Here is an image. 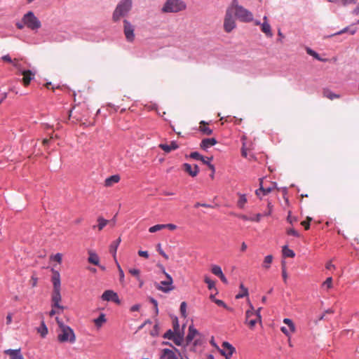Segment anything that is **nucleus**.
Wrapping results in <instances>:
<instances>
[{
	"instance_id": "nucleus-1",
	"label": "nucleus",
	"mask_w": 359,
	"mask_h": 359,
	"mask_svg": "<svg viewBox=\"0 0 359 359\" xmlns=\"http://www.w3.org/2000/svg\"><path fill=\"white\" fill-rule=\"evenodd\" d=\"M229 6L239 21L242 22H251L253 21L252 13L239 5L238 0H233Z\"/></svg>"
},
{
	"instance_id": "nucleus-2",
	"label": "nucleus",
	"mask_w": 359,
	"mask_h": 359,
	"mask_svg": "<svg viewBox=\"0 0 359 359\" xmlns=\"http://www.w3.org/2000/svg\"><path fill=\"white\" fill-rule=\"evenodd\" d=\"M57 323L60 327V332L57 334V339L60 342H69L73 344L76 341V336L74 330L69 326L65 325L57 317Z\"/></svg>"
},
{
	"instance_id": "nucleus-3",
	"label": "nucleus",
	"mask_w": 359,
	"mask_h": 359,
	"mask_svg": "<svg viewBox=\"0 0 359 359\" xmlns=\"http://www.w3.org/2000/svg\"><path fill=\"white\" fill-rule=\"evenodd\" d=\"M132 0H121L116 6L112 19L114 22L118 21L122 17H124L131 10Z\"/></svg>"
},
{
	"instance_id": "nucleus-4",
	"label": "nucleus",
	"mask_w": 359,
	"mask_h": 359,
	"mask_svg": "<svg viewBox=\"0 0 359 359\" xmlns=\"http://www.w3.org/2000/svg\"><path fill=\"white\" fill-rule=\"evenodd\" d=\"M186 8V4L181 0H167L162 8L163 13H177Z\"/></svg>"
},
{
	"instance_id": "nucleus-5",
	"label": "nucleus",
	"mask_w": 359,
	"mask_h": 359,
	"mask_svg": "<svg viewBox=\"0 0 359 359\" xmlns=\"http://www.w3.org/2000/svg\"><path fill=\"white\" fill-rule=\"evenodd\" d=\"M22 21L26 27L32 30L38 29L41 27L40 20L32 11H28L22 17Z\"/></svg>"
},
{
	"instance_id": "nucleus-6",
	"label": "nucleus",
	"mask_w": 359,
	"mask_h": 359,
	"mask_svg": "<svg viewBox=\"0 0 359 359\" xmlns=\"http://www.w3.org/2000/svg\"><path fill=\"white\" fill-rule=\"evenodd\" d=\"M223 27L226 33H230L236 27V18L229 6L227 7L225 12Z\"/></svg>"
},
{
	"instance_id": "nucleus-7",
	"label": "nucleus",
	"mask_w": 359,
	"mask_h": 359,
	"mask_svg": "<svg viewBox=\"0 0 359 359\" xmlns=\"http://www.w3.org/2000/svg\"><path fill=\"white\" fill-rule=\"evenodd\" d=\"M165 280H162L159 283L155 282L154 287L163 292L168 293L175 289L173 285V279L170 275L165 273Z\"/></svg>"
},
{
	"instance_id": "nucleus-8",
	"label": "nucleus",
	"mask_w": 359,
	"mask_h": 359,
	"mask_svg": "<svg viewBox=\"0 0 359 359\" xmlns=\"http://www.w3.org/2000/svg\"><path fill=\"white\" fill-rule=\"evenodd\" d=\"M134 26L127 20H123V32L126 40L133 42L135 40Z\"/></svg>"
},
{
	"instance_id": "nucleus-9",
	"label": "nucleus",
	"mask_w": 359,
	"mask_h": 359,
	"mask_svg": "<svg viewBox=\"0 0 359 359\" xmlns=\"http://www.w3.org/2000/svg\"><path fill=\"white\" fill-rule=\"evenodd\" d=\"M255 25H259L260 28H261V31L264 34H265V35L267 37H272L273 36V33H272V31H271V27L270 24L269 23V20H268L267 16H266V15L264 16V18H263V22L262 23H261L258 20H256L255 22Z\"/></svg>"
},
{
	"instance_id": "nucleus-10",
	"label": "nucleus",
	"mask_w": 359,
	"mask_h": 359,
	"mask_svg": "<svg viewBox=\"0 0 359 359\" xmlns=\"http://www.w3.org/2000/svg\"><path fill=\"white\" fill-rule=\"evenodd\" d=\"M172 347V349L163 348L161 351V359H178L176 353L181 356L180 352L176 348Z\"/></svg>"
},
{
	"instance_id": "nucleus-11",
	"label": "nucleus",
	"mask_w": 359,
	"mask_h": 359,
	"mask_svg": "<svg viewBox=\"0 0 359 359\" xmlns=\"http://www.w3.org/2000/svg\"><path fill=\"white\" fill-rule=\"evenodd\" d=\"M222 348L219 349L222 355L224 356L226 359H230L233 353L235 352V348L229 342L224 341L222 343Z\"/></svg>"
},
{
	"instance_id": "nucleus-12",
	"label": "nucleus",
	"mask_w": 359,
	"mask_h": 359,
	"mask_svg": "<svg viewBox=\"0 0 359 359\" xmlns=\"http://www.w3.org/2000/svg\"><path fill=\"white\" fill-rule=\"evenodd\" d=\"M248 304H249L250 309L245 313L246 321H248V319L250 318H251L252 316H255V317H257V318L259 320V322L261 323L262 322V316L260 314V311L262 310V307H259L256 311H255V309H254V306H252V304L250 302H249Z\"/></svg>"
},
{
	"instance_id": "nucleus-13",
	"label": "nucleus",
	"mask_w": 359,
	"mask_h": 359,
	"mask_svg": "<svg viewBox=\"0 0 359 359\" xmlns=\"http://www.w3.org/2000/svg\"><path fill=\"white\" fill-rule=\"evenodd\" d=\"M61 301L60 289H53L52 294V306L56 307L60 309H63L64 307L60 304Z\"/></svg>"
},
{
	"instance_id": "nucleus-14",
	"label": "nucleus",
	"mask_w": 359,
	"mask_h": 359,
	"mask_svg": "<svg viewBox=\"0 0 359 359\" xmlns=\"http://www.w3.org/2000/svg\"><path fill=\"white\" fill-rule=\"evenodd\" d=\"M102 299L104 301H112L116 303H119V299L116 292L112 290H106L102 295Z\"/></svg>"
},
{
	"instance_id": "nucleus-15",
	"label": "nucleus",
	"mask_w": 359,
	"mask_h": 359,
	"mask_svg": "<svg viewBox=\"0 0 359 359\" xmlns=\"http://www.w3.org/2000/svg\"><path fill=\"white\" fill-rule=\"evenodd\" d=\"M4 354L8 355L10 359H24L21 353V349H6L4 351Z\"/></svg>"
},
{
	"instance_id": "nucleus-16",
	"label": "nucleus",
	"mask_w": 359,
	"mask_h": 359,
	"mask_svg": "<svg viewBox=\"0 0 359 359\" xmlns=\"http://www.w3.org/2000/svg\"><path fill=\"white\" fill-rule=\"evenodd\" d=\"M182 166L184 170L191 177H196L198 173L199 169L197 165H191L189 163H184Z\"/></svg>"
},
{
	"instance_id": "nucleus-17",
	"label": "nucleus",
	"mask_w": 359,
	"mask_h": 359,
	"mask_svg": "<svg viewBox=\"0 0 359 359\" xmlns=\"http://www.w3.org/2000/svg\"><path fill=\"white\" fill-rule=\"evenodd\" d=\"M22 77V83L25 86H28L32 80L34 78V73L31 70H23L21 72Z\"/></svg>"
},
{
	"instance_id": "nucleus-18",
	"label": "nucleus",
	"mask_w": 359,
	"mask_h": 359,
	"mask_svg": "<svg viewBox=\"0 0 359 359\" xmlns=\"http://www.w3.org/2000/svg\"><path fill=\"white\" fill-rule=\"evenodd\" d=\"M217 142L215 138H206L201 141L200 147L203 150H206L210 147L215 145Z\"/></svg>"
},
{
	"instance_id": "nucleus-19",
	"label": "nucleus",
	"mask_w": 359,
	"mask_h": 359,
	"mask_svg": "<svg viewBox=\"0 0 359 359\" xmlns=\"http://www.w3.org/2000/svg\"><path fill=\"white\" fill-rule=\"evenodd\" d=\"M159 147L166 153H169L173 150H175L178 148V144L176 142L172 141L169 144H159Z\"/></svg>"
},
{
	"instance_id": "nucleus-20",
	"label": "nucleus",
	"mask_w": 359,
	"mask_h": 359,
	"mask_svg": "<svg viewBox=\"0 0 359 359\" xmlns=\"http://www.w3.org/2000/svg\"><path fill=\"white\" fill-rule=\"evenodd\" d=\"M53 271V277L52 282L53 285V289H60V275L58 271L52 269Z\"/></svg>"
},
{
	"instance_id": "nucleus-21",
	"label": "nucleus",
	"mask_w": 359,
	"mask_h": 359,
	"mask_svg": "<svg viewBox=\"0 0 359 359\" xmlns=\"http://www.w3.org/2000/svg\"><path fill=\"white\" fill-rule=\"evenodd\" d=\"M121 180L118 175H111L107 177L104 181V186L109 187L113 186L114 184L118 183Z\"/></svg>"
},
{
	"instance_id": "nucleus-22",
	"label": "nucleus",
	"mask_w": 359,
	"mask_h": 359,
	"mask_svg": "<svg viewBox=\"0 0 359 359\" xmlns=\"http://www.w3.org/2000/svg\"><path fill=\"white\" fill-rule=\"evenodd\" d=\"M97 221L98 223L97 225L93 226V229L97 228L99 231H102L109 222V220L104 219L102 217H99Z\"/></svg>"
},
{
	"instance_id": "nucleus-23",
	"label": "nucleus",
	"mask_w": 359,
	"mask_h": 359,
	"mask_svg": "<svg viewBox=\"0 0 359 359\" xmlns=\"http://www.w3.org/2000/svg\"><path fill=\"white\" fill-rule=\"evenodd\" d=\"M262 183H263V180L262 179H260V187L259 189H257L256 191V194L257 196L259 195V193L260 192H262V194L264 195H266L268 194L269 193H270L273 189H274V187H275V184H273L272 187H267V188H264L263 187V185H262Z\"/></svg>"
},
{
	"instance_id": "nucleus-24",
	"label": "nucleus",
	"mask_w": 359,
	"mask_h": 359,
	"mask_svg": "<svg viewBox=\"0 0 359 359\" xmlns=\"http://www.w3.org/2000/svg\"><path fill=\"white\" fill-rule=\"evenodd\" d=\"M198 334L197 330L193 325L189 326V333L186 337L187 343H190Z\"/></svg>"
},
{
	"instance_id": "nucleus-25",
	"label": "nucleus",
	"mask_w": 359,
	"mask_h": 359,
	"mask_svg": "<svg viewBox=\"0 0 359 359\" xmlns=\"http://www.w3.org/2000/svg\"><path fill=\"white\" fill-rule=\"evenodd\" d=\"M121 238H118V239L114 241L110 245L109 251L111 254H113L114 259H116L117 248L121 243Z\"/></svg>"
},
{
	"instance_id": "nucleus-26",
	"label": "nucleus",
	"mask_w": 359,
	"mask_h": 359,
	"mask_svg": "<svg viewBox=\"0 0 359 359\" xmlns=\"http://www.w3.org/2000/svg\"><path fill=\"white\" fill-rule=\"evenodd\" d=\"M88 260L90 264H93L96 266L99 265V262H100L99 257L96 253H95L92 251L89 252V257H88Z\"/></svg>"
},
{
	"instance_id": "nucleus-27",
	"label": "nucleus",
	"mask_w": 359,
	"mask_h": 359,
	"mask_svg": "<svg viewBox=\"0 0 359 359\" xmlns=\"http://www.w3.org/2000/svg\"><path fill=\"white\" fill-rule=\"evenodd\" d=\"M330 2L335 3L339 6H346L349 4H355L357 0H327Z\"/></svg>"
},
{
	"instance_id": "nucleus-28",
	"label": "nucleus",
	"mask_w": 359,
	"mask_h": 359,
	"mask_svg": "<svg viewBox=\"0 0 359 359\" xmlns=\"http://www.w3.org/2000/svg\"><path fill=\"white\" fill-rule=\"evenodd\" d=\"M106 321L107 320L104 313H101L98 318L93 320L95 325L98 328L101 327Z\"/></svg>"
},
{
	"instance_id": "nucleus-29",
	"label": "nucleus",
	"mask_w": 359,
	"mask_h": 359,
	"mask_svg": "<svg viewBox=\"0 0 359 359\" xmlns=\"http://www.w3.org/2000/svg\"><path fill=\"white\" fill-rule=\"evenodd\" d=\"M200 130L205 135H210L212 133V130L206 126L205 121H202L200 123Z\"/></svg>"
},
{
	"instance_id": "nucleus-30",
	"label": "nucleus",
	"mask_w": 359,
	"mask_h": 359,
	"mask_svg": "<svg viewBox=\"0 0 359 359\" xmlns=\"http://www.w3.org/2000/svg\"><path fill=\"white\" fill-rule=\"evenodd\" d=\"M323 96L325 97H327V98H328V99H330L331 100H334L335 98H339V95L332 93L329 89H323Z\"/></svg>"
},
{
	"instance_id": "nucleus-31",
	"label": "nucleus",
	"mask_w": 359,
	"mask_h": 359,
	"mask_svg": "<svg viewBox=\"0 0 359 359\" xmlns=\"http://www.w3.org/2000/svg\"><path fill=\"white\" fill-rule=\"evenodd\" d=\"M282 252L283 256L285 257H294L295 256L294 251L290 249L287 245L283 247Z\"/></svg>"
},
{
	"instance_id": "nucleus-32",
	"label": "nucleus",
	"mask_w": 359,
	"mask_h": 359,
	"mask_svg": "<svg viewBox=\"0 0 359 359\" xmlns=\"http://www.w3.org/2000/svg\"><path fill=\"white\" fill-rule=\"evenodd\" d=\"M272 261H273L272 255H267V256H266L264 259V262H263V264H262V266L264 269H269L270 266H271V264L272 263Z\"/></svg>"
},
{
	"instance_id": "nucleus-33",
	"label": "nucleus",
	"mask_w": 359,
	"mask_h": 359,
	"mask_svg": "<svg viewBox=\"0 0 359 359\" xmlns=\"http://www.w3.org/2000/svg\"><path fill=\"white\" fill-rule=\"evenodd\" d=\"M247 203V198L245 195L244 194H239V199L237 202V205L240 208H243L245 204Z\"/></svg>"
},
{
	"instance_id": "nucleus-34",
	"label": "nucleus",
	"mask_w": 359,
	"mask_h": 359,
	"mask_svg": "<svg viewBox=\"0 0 359 359\" xmlns=\"http://www.w3.org/2000/svg\"><path fill=\"white\" fill-rule=\"evenodd\" d=\"M38 332L42 337H45L48 334V328L43 321L41 322V326L38 329Z\"/></svg>"
},
{
	"instance_id": "nucleus-35",
	"label": "nucleus",
	"mask_w": 359,
	"mask_h": 359,
	"mask_svg": "<svg viewBox=\"0 0 359 359\" xmlns=\"http://www.w3.org/2000/svg\"><path fill=\"white\" fill-rule=\"evenodd\" d=\"M172 340L176 345L180 346L183 341V336L181 334L180 332L177 333Z\"/></svg>"
},
{
	"instance_id": "nucleus-36",
	"label": "nucleus",
	"mask_w": 359,
	"mask_h": 359,
	"mask_svg": "<svg viewBox=\"0 0 359 359\" xmlns=\"http://www.w3.org/2000/svg\"><path fill=\"white\" fill-rule=\"evenodd\" d=\"M306 53H307L309 55H310L313 56V57H315L316 60H319V61H324V60H323V59H322V58L319 56V55H318L316 51L313 50L311 48H306Z\"/></svg>"
},
{
	"instance_id": "nucleus-37",
	"label": "nucleus",
	"mask_w": 359,
	"mask_h": 359,
	"mask_svg": "<svg viewBox=\"0 0 359 359\" xmlns=\"http://www.w3.org/2000/svg\"><path fill=\"white\" fill-rule=\"evenodd\" d=\"M257 322H259V320L255 316L250 318L248 321L245 320V323L249 325L250 329H253Z\"/></svg>"
},
{
	"instance_id": "nucleus-38",
	"label": "nucleus",
	"mask_w": 359,
	"mask_h": 359,
	"mask_svg": "<svg viewBox=\"0 0 359 359\" xmlns=\"http://www.w3.org/2000/svg\"><path fill=\"white\" fill-rule=\"evenodd\" d=\"M283 323L289 327L290 331L291 332H295V326H294V324L293 323V322L292 321V320H290L289 318H285L283 320Z\"/></svg>"
},
{
	"instance_id": "nucleus-39",
	"label": "nucleus",
	"mask_w": 359,
	"mask_h": 359,
	"mask_svg": "<svg viewBox=\"0 0 359 359\" xmlns=\"http://www.w3.org/2000/svg\"><path fill=\"white\" fill-rule=\"evenodd\" d=\"M240 288L243 290V292L238 294L236 296V299H241L248 295V290L246 287H244L243 284H241Z\"/></svg>"
},
{
	"instance_id": "nucleus-40",
	"label": "nucleus",
	"mask_w": 359,
	"mask_h": 359,
	"mask_svg": "<svg viewBox=\"0 0 359 359\" xmlns=\"http://www.w3.org/2000/svg\"><path fill=\"white\" fill-rule=\"evenodd\" d=\"M211 271L213 274H215V276H217L218 277L219 276H222V274L223 273L221 267L217 265L212 266V269H211Z\"/></svg>"
},
{
	"instance_id": "nucleus-41",
	"label": "nucleus",
	"mask_w": 359,
	"mask_h": 359,
	"mask_svg": "<svg viewBox=\"0 0 359 359\" xmlns=\"http://www.w3.org/2000/svg\"><path fill=\"white\" fill-rule=\"evenodd\" d=\"M164 229H165L164 224H156V225H154V226L150 227L149 229V231L150 233H155L156 231H161Z\"/></svg>"
},
{
	"instance_id": "nucleus-42",
	"label": "nucleus",
	"mask_w": 359,
	"mask_h": 359,
	"mask_svg": "<svg viewBox=\"0 0 359 359\" xmlns=\"http://www.w3.org/2000/svg\"><path fill=\"white\" fill-rule=\"evenodd\" d=\"M212 158H208L203 156V160H201L204 164H206L209 166V168L212 170L213 172H215V167L212 164L210 163Z\"/></svg>"
},
{
	"instance_id": "nucleus-43",
	"label": "nucleus",
	"mask_w": 359,
	"mask_h": 359,
	"mask_svg": "<svg viewBox=\"0 0 359 359\" xmlns=\"http://www.w3.org/2000/svg\"><path fill=\"white\" fill-rule=\"evenodd\" d=\"M20 60L21 59H19V58H14L13 66L14 67H15L18 71L22 72V71H23V69H22V67L21 64L20 63Z\"/></svg>"
},
{
	"instance_id": "nucleus-44",
	"label": "nucleus",
	"mask_w": 359,
	"mask_h": 359,
	"mask_svg": "<svg viewBox=\"0 0 359 359\" xmlns=\"http://www.w3.org/2000/svg\"><path fill=\"white\" fill-rule=\"evenodd\" d=\"M176 333L175 331H172L171 330H168L164 334L163 338L168 339H172L174 338Z\"/></svg>"
},
{
	"instance_id": "nucleus-45",
	"label": "nucleus",
	"mask_w": 359,
	"mask_h": 359,
	"mask_svg": "<svg viewBox=\"0 0 359 359\" xmlns=\"http://www.w3.org/2000/svg\"><path fill=\"white\" fill-rule=\"evenodd\" d=\"M312 220L311 217H307L306 219L302 221L301 224L304 227L305 230H308L310 227V222Z\"/></svg>"
},
{
	"instance_id": "nucleus-46",
	"label": "nucleus",
	"mask_w": 359,
	"mask_h": 359,
	"mask_svg": "<svg viewBox=\"0 0 359 359\" xmlns=\"http://www.w3.org/2000/svg\"><path fill=\"white\" fill-rule=\"evenodd\" d=\"M282 276H283V279L284 283H287V271H286V268H285V262L282 263Z\"/></svg>"
},
{
	"instance_id": "nucleus-47",
	"label": "nucleus",
	"mask_w": 359,
	"mask_h": 359,
	"mask_svg": "<svg viewBox=\"0 0 359 359\" xmlns=\"http://www.w3.org/2000/svg\"><path fill=\"white\" fill-rule=\"evenodd\" d=\"M180 312L183 317L187 316V304L185 302H182L180 305Z\"/></svg>"
},
{
	"instance_id": "nucleus-48",
	"label": "nucleus",
	"mask_w": 359,
	"mask_h": 359,
	"mask_svg": "<svg viewBox=\"0 0 359 359\" xmlns=\"http://www.w3.org/2000/svg\"><path fill=\"white\" fill-rule=\"evenodd\" d=\"M129 273L133 276H135L137 278V280H140V270L139 269H129Z\"/></svg>"
},
{
	"instance_id": "nucleus-49",
	"label": "nucleus",
	"mask_w": 359,
	"mask_h": 359,
	"mask_svg": "<svg viewBox=\"0 0 359 359\" xmlns=\"http://www.w3.org/2000/svg\"><path fill=\"white\" fill-rule=\"evenodd\" d=\"M190 157L196 160H203V156L201 155L198 152L196 151L191 153Z\"/></svg>"
},
{
	"instance_id": "nucleus-50",
	"label": "nucleus",
	"mask_w": 359,
	"mask_h": 359,
	"mask_svg": "<svg viewBox=\"0 0 359 359\" xmlns=\"http://www.w3.org/2000/svg\"><path fill=\"white\" fill-rule=\"evenodd\" d=\"M323 286H326L328 289L332 287V278L331 277L327 278L323 283Z\"/></svg>"
},
{
	"instance_id": "nucleus-51",
	"label": "nucleus",
	"mask_w": 359,
	"mask_h": 359,
	"mask_svg": "<svg viewBox=\"0 0 359 359\" xmlns=\"http://www.w3.org/2000/svg\"><path fill=\"white\" fill-rule=\"evenodd\" d=\"M205 282L208 284V289L211 290L215 287V282L210 280L208 277L205 278Z\"/></svg>"
},
{
	"instance_id": "nucleus-52",
	"label": "nucleus",
	"mask_w": 359,
	"mask_h": 359,
	"mask_svg": "<svg viewBox=\"0 0 359 359\" xmlns=\"http://www.w3.org/2000/svg\"><path fill=\"white\" fill-rule=\"evenodd\" d=\"M157 251L159 252L161 255H162L165 259H168V256L165 253V252L161 249V245L158 243L156 246Z\"/></svg>"
},
{
	"instance_id": "nucleus-53",
	"label": "nucleus",
	"mask_w": 359,
	"mask_h": 359,
	"mask_svg": "<svg viewBox=\"0 0 359 359\" xmlns=\"http://www.w3.org/2000/svg\"><path fill=\"white\" fill-rule=\"evenodd\" d=\"M62 255L60 253H57L51 257V259L58 263H61Z\"/></svg>"
},
{
	"instance_id": "nucleus-54",
	"label": "nucleus",
	"mask_w": 359,
	"mask_h": 359,
	"mask_svg": "<svg viewBox=\"0 0 359 359\" xmlns=\"http://www.w3.org/2000/svg\"><path fill=\"white\" fill-rule=\"evenodd\" d=\"M287 233L290 236L295 237H299V233L294 229H289L287 230Z\"/></svg>"
},
{
	"instance_id": "nucleus-55",
	"label": "nucleus",
	"mask_w": 359,
	"mask_h": 359,
	"mask_svg": "<svg viewBox=\"0 0 359 359\" xmlns=\"http://www.w3.org/2000/svg\"><path fill=\"white\" fill-rule=\"evenodd\" d=\"M116 264H117V267H118V273H119V276H120V281L121 282H123V279H124V273H123V271L122 270L120 264L116 262Z\"/></svg>"
},
{
	"instance_id": "nucleus-56",
	"label": "nucleus",
	"mask_w": 359,
	"mask_h": 359,
	"mask_svg": "<svg viewBox=\"0 0 359 359\" xmlns=\"http://www.w3.org/2000/svg\"><path fill=\"white\" fill-rule=\"evenodd\" d=\"M173 329L176 334L180 332V325L177 318H175V320L173 321Z\"/></svg>"
},
{
	"instance_id": "nucleus-57",
	"label": "nucleus",
	"mask_w": 359,
	"mask_h": 359,
	"mask_svg": "<svg viewBox=\"0 0 359 359\" xmlns=\"http://www.w3.org/2000/svg\"><path fill=\"white\" fill-rule=\"evenodd\" d=\"M1 60L6 62H8L12 65L13 63V59H12L9 55H5L2 56Z\"/></svg>"
},
{
	"instance_id": "nucleus-58",
	"label": "nucleus",
	"mask_w": 359,
	"mask_h": 359,
	"mask_svg": "<svg viewBox=\"0 0 359 359\" xmlns=\"http://www.w3.org/2000/svg\"><path fill=\"white\" fill-rule=\"evenodd\" d=\"M273 207V205L271 204V202H269V203H268V205H267V208H267V210H268V211H267V212H266L264 214V216H269V215H270L271 214V212H272Z\"/></svg>"
},
{
	"instance_id": "nucleus-59",
	"label": "nucleus",
	"mask_w": 359,
	"mask_h": 359,
	"mask_svg": "<svg viewBox=\"0 0 359 359\" xmlns=\"http://www.w3.org/2000/svg\"><path fill=\"white\" fill-rule=\"evenodd\" d=\"M150 302L154 304V309H155V314L158 315V302L156 299L151 298Z\"/></svg>"
},
{
	"instance_id": "nucleus-60",
	"label": "nucleus",
	"mask_w": 359,
	"mask_h": 359,
	"mask_svg": "<svg viewBox=\"0 0 359 359\" xmlns=\"http://www.w3.org/2000/svg\"><path fill=\"white\" fill-rule=\"evenodd\" d=\"M165 225V229H168L170 231H174L177 229V226L173 224H166Z\"/></svg>"
},
{
	"instance_id": "nucleus-61",
	"label": "nucleus",
	"mask_w": 359,
	"mask_h": 359,
	"mask_svg": "<svg viewBox=\"0 0 359 359\" xmlns=\"http://www.w3.org/2000/svg\"><path fill=\"white\" fill-rule=\"evenodd\" d=\"M214 302H215L216 304H217L219 306H222L224 308H226V304L222 301V300H220V299H214Z\"/></svg>"
},
{
	"instance_id": "nucleus-62",
	"label": "nucleus",
	"mask_w": 359,
	"mask_h": 359,
	"mask_svg": "<svg viewBox=\"0 0 359 359\" xmlns=\"http://www.w3.org/2000/svg\"><path fill=\"white\" fill-rule=\"evenodd\" d=\"M15 25H16L17 28L19 29H22L25 27H26V25L24 23V22L22 21V20L20 22H17L15 23Z\"/></svg>"
},
{
	"instance_id": "nucleus-63",
	"label": "nucleus",
	"mask_w": 359,
	"mask_h": 359,
	"mask_svg": "<svg viewBox=\"0 0 359 359\" xmlns=\"http://www.w3.org/2000/svg\"><path fill=\"white\" fill-rule=\"evenodd\" d=\"M138 255L140 256V257H144V258H148L149 257V253L147 251H142V250H139L138 251Z\"/></svg>"
},
{
	"instance_id": "nucleus-64",
	"label": "nucleus",
	"mask_w": 359,
	"mask_h": 359,
	"mask_svg": "<svg viewBox=\"0 0 359 359\" xmlns=\"http://www.w3.org/2000/svg\"><path fill=\"white\" fill-rule=\"evenodd\" d=\"M261 217H262V215H261V214H259V213H258V214H257V215H255V217H250V221H252V222H254V221H255V222H259V221H260Z\"/></svg>"
}]
</instances>
